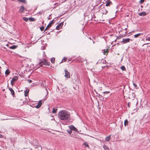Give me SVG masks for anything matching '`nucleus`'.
<instances>
[{
    "instance_id": "1",
    "label": "nucleus",
    "mask_w": 150,
    "mask_h": 150,
    "mask_svg": "<svg viewBox=\"0 0 150 150\" xmlns=\"http://www.w3.org/2000/svg\"><path fill=\"white\" fill-rule=\"evenodd\" d=\"M58 115L60 120L65 121L68 120L70 117V113L66 110H63L59 111Z\"/></svg>"
},
{
    "instance_id": "2",
    "label": "nucleus",
    "mask_w": 150,
    "mask_h": 150,
    "mask_svg": "<svg viewBox=\"0 0 150 150\" xmlns=\"http://www.w3.org/2000/svg\"><path fill=\"white\" fill-rule=\"evenodd\" d=\"M50 62H47L45 59L43 60L41 62H40L39 64V68L40 66H42L43 65H44L49 66Z\"/></svg>"
},
{
    "instance_id": "3",
    "label": "nucleus",
    "mask_w": 150,
    "mask_h": 150,
    "mask_svg": "<svg viewBox=\"0 0 150 150\" xmlns=\"http://www.w3.org/2000/svg\"><path fill=\"white\" fill-rule=\"evenodd\" d=\"M54 19L52 20V21H50V22L49 23V24L48 25H47V27H46L44 31H46V30H47L48 29V28H50V27H51L52 25L54 23Z\"/></svg>"
},
{
    "instance_id": "4",
    "label": "nucleus",
    "mask_w": 150,
    "mask_h": 150,
    "mask_svg": "<svg viewBox=\"0 0 150 150\" xmlns=\"http://www.w3.org/2000/svg\"><path fill=\"white\" fill-rule=\"evenodd\" d=\"M64 71L65 73L64 76L67 78H69L70 77L69 72L66 69H65Z\"/></svg>"
},
{
    "instance_id": "5",
    "label": "nucleus",
    "mask_w": 150,
    "mask_h": 150,
    "mask_svg": "<svg viewBox=\"0 0 150 150\" xmlns=\"http://www.w3.org/2000/svg\"><path fill=\"white\" fill-rule=\"evenodd\" d=\"M69 128L72 130L75 131L76 132H78V130L73 125H70L69 126Z\"/></svg>"
},
{
    "instance_id": "6",
    "label": "nucleus",
    "mask_w": 150,
    "mask_h": 150,
    "mask_svg": "<svg viewBox=\"0 0 150 150\" xmlns=\"http://www.w3.org/2000/svg\"><path fill=\"white\" fill-rule=\"evenodd\" d=\"M63 23H59L56 27V29L57 30L60 29L62 27Z\"/></svg>"
},
{
    "instance_id": "7",
    "label": "nucleus",
    "mask_w": 150,
    "mask_h": 150,
    "mask_svg": "<svg viewBox=\"0 0 150 150\" xmlns=\"http://www.w3.org/2000/svg\"><path fill=\"white\" fill-rule=\"evenodd\" d=\"M130 40V39L128 38H124L123 39V40L122 41V42L124 44H125L126 43H127L129 42Z\"/></svg>"
},
{
    "instance_id": "8",
    "label": "nucleus",
    "mask_w": 150,
    "mask_h": 150,
    "mask_svg": "<svg viewBox=\"0 0 150 150\" xmlns=\"http://www.w3.org/2000/svg\"><path fill=\"white\" fill-rule=\"evenodd\" d=\"M105 6H110L111 4H112V2L110 0H107Z\"/></svg>"
},
{
    "instance_id": "9",
    "label": "nucleus",
    "mask_w": 150,
    "mask_h": 150,
    "mask_svg": "<svg viewBox=\"0 0 150 150\" xmlns=\"http://www.w3.org/2000/svg\"><path fill=\"white\" fill-rule=\"evenodd\" d=\"M42 104V103L41 101V100H40L39 101L38 104L35 106V107L37 108H39L41 106Z\"/></svg>"
},
{
    "instance_id": "10",
    "label": "nucleus",
    "mask_w": 150,
    "mask_h": 150,
    "mask_svg": "<svg viewBox=\"0 0 150 150\" xmlns=\"http://www.w3.org/2000/svg\"><path fill=\"white\" fill-rule=\"evenodd\" d=\"M102 52L103 54L105 55H107L108 53V51L107 49L103 50Z\"/></svg>"
},
{
    "instance_id": "11",
    "label": "nucleus",
    "mask_w": 150,
    "mask_h": 150,
    "mask_svg": "<svg viewBox=\"0 0 150 150\" xmlns=\"http://www.w3.org/2000/svg\"><path fill=\"white\" fill-rule=\"evenodd\" d=\"M9 90L11 92V94L13 96L14 95V91L13 89L11 88H8Z\"/></svg>"
},
{
    "instance_id": "12",
    "label": "nucleus",
    "mask_w": 150,
    "mask_h": 150,
    "mask_svg": "<svg viewBox=\"0 0 150 150\" xmlns=\"http://www.w3.org/2000/svg\"><path fill=\"white\" fill-rule=\"evenodd\" d=\"M25 9V8L23 6H21L20 7V9L19 10V11L21 13H22L23 12Z\"/></svg>"
},
{
    "instance_id": "13",
    "label": "nucleus",
    "mask_w": 150,
    "mask_h": 150,
    "mask_svg": "<svg viewBox=\"0 0 150 150\" xmlns=\"http://www.w3.org/2000/svg\"><path fill=\"white\" fill-rule=\"evenodd\" d=\"M146 15V13L145 11H143L139 14V15L140 16H144Z\"/></svg>"
},
{
    "instance_id": "14",
    "label": "nucleus",
    "mask_w": 150,
    "mask_h": 150,
    "mask_svg": "<svg viewBox=\"0 0 150 150\" xmlns=\"http://www.w3.org/2000/svg\"><path fill=\"white\" fill-rule=\"evenodd\" d=\"M111 135H110L105 137V140L107 142H109L111 138Z\"/></svg>"
},
{
    "instance_id": "15",
    "label": "nucleus",
    "mask_w": 150,
    "mask_h": 150,
    "mask_svg": "<svg viewBox=\"0 0 150 150\" xmlns=\"http://www.w3.org/2000/svg\"><path fill=\"white\" fill-rule=\"evenodd\" d=\"M102 11H103L102 13L104 14H106L108 12L107 11L105 8H103Z\"/></svg>"
},
{
    "instance_id": "16",
    "label": "nucleus",
    "mask_w": 150,
    "mask_h": 150,
    "mask_svg": "<svg viewBox=\"0 0 150 150\" xmlns=\"http://www.w3.org/2000/svg\"><path fill=\"white\" fill-rule=\"evenodd\" d=\"M18 79V77L17 76H15L12 79L11 81L14 82L16 81Z\"/></svg>"
},
{
    "instance_id": "17",
    "label": "nucleus",
    "mask_w": 150,
    "mask_h": 150,
    "mask_svg": "<svg viewBox=\"0 0 150 150\" xmlns=\"http://www.w3.org/2000/svg\"><path fill=\"white\" fill-rule=\"evenodd\" d=\"M10 73V71L9 69H6L5 71V74L6 75H8Z\"/></svg>"
},
{
    "instance_id": "18",
    "label": "nucleus",
    "mask_w": 150,
    "mask_h": 150,
    "mask_svg": "<svg viewBox=\"0 0 150 150\" xmlns=\"http://www.w3.org/2000/svg\"><path fill=\"white\" fill-rule=\"evenodd\" d=\"M103 147L105 150H109V149L108 147L105 145H103Z\"/></svg>"
},
{
    "instance_id": "19",
    "label": "nucleus",
    "mask_w": 150,
    "mask_h": 150,
    "mask_svg": "<svg viewBox=\"0 0 150 150\" xmlns=\"http://www.w3.org/2000/svg\"><path fill=\"white\" fill-rule=\"evenodd\" d=\"M29 90L28 89H26L25 91V96H28V94L29 92Z\"/></svg>"
},
{
    "instance_id": "20",
    "label": "nucleus",
    "mask_w": 150,
    "mask_h": 150,
    "mask_svg": "<svg viewBox=\"0 0 150 150\" xmlns=\"http://www.w3.org/2000/svg\"><path fill=\"white\" fill-rule=\"evenodd\" d=\"M17 47V46L15 45H13L12 46H11L10 47H9V48L11 49H15Z\"/></svg>"
},
{
    "instance_id": "21",
    "label": "nucleus",
    "mask_w": 150,
    "mask_h": 150,
    "mask_svg": "<svg viewBox=\"0 0 150 150\" xmlns=\"http://www.w3.org/2000/svg\"><path fill=\"white\" fill-rule=\"evenodd\" d=\"M83 145L85 147H88V148H89V146L88 144L87 143L84 142L83 143Z\"/></svg>"
},
{
    "instance_id": "22",
    "label": "nucleus",
    "mask_w": 150,
    "mask_h": 150,
    "mask_svg": "<svg viewBox=\"0 0 150 150\" xmlns=\"http://www.w3.org/2000/svg\"><path fill=\"white\" fill-rule=\"evenodd\" d=\"M128 120H125V121H124V123L125 126H126V125H127L128 124Z\"/></svg>"
},
{
    "instance_id": "23",
    "label": "nucleus",
    "mask_w": 150,
    "mask_h": 150,
    "mask_svg": "<svg viewBox=\"0 0 150 150\" xmlns=\"http://www.w3.org/2000/svg\"><path fill=\"white\" fill-rule=\"evenodd\" d=\"M141 35V33H139L138 34L135 35L134 36V37L135 38H138V37H139V36H140Z\"/></svg>"
},
{
    "instance_id": "24",
    "label": "nucleus",
    "mask_w": 150,
    "mask_h": 150,
    "mask_svg": "<svg viewBox=\"0 0 150 150\" xmlns=\"http://www.w3.org/2000/svg\"><path fill=\"white\" fill-rule=\"evenodd\" d=\"M57 110V108H53V110H52V112L53 113H56Z\"/></svg>"
},
{
    "instance_id": "25",
    "label": "nucleus",
    "mask_w": 150,
    "mask_h": 150,
    "mask_svg": "<svg viewBox=\"0 0 150 150\" xmlns=\"http://www.w3.org/2000/svg\"><path fill=\"white\" fill-rule=\"evenodd\" d=\"M55 59L54 58H52L51 59V61L52 63H54L55 62Z\"/></svg>"
},
{
    "instance_id": "26",
    "label": "nucleus",
    "mask_w": 150,
    "mask_h": 150,
    "mask_svg": "<svg viewBox=\"0 0 150 150\" xmlns=\"http://www.w3.org/2000/svg\"><path fill=\"white\" fill-rule=\"evenodd\" d=\"M121 69L122 71H125L126 70L124 66H122L121 67Z\"/></svg>"
},
{
    "instance_id": "27",
    "label": "nucleus",
    "mask_w": 150,
    "mask_h": 150,
    "mask_svg": "<svg viewBox=\"0 0 150 150\" xmlns=\"http://www.w3.org/2000/svg\"><path fill=\"white\" fill-rule=\"evenodd\" d=\"M17 1L19 2L23 3H25L26 1L25 0H17Z\"/></svg>"
},
{
    "instance_id": "28",
    "label": "nucleus",
    "mask_w": 150,
    "mask_h": 150,
    "mask_svg": "<svg viewBox=\"0 0 150 150\" xmlns=\"http://www.w3.org/2000/svg\"><path fill=\"white\" fill-rule=\"evenodd\" d=\"M23 20H24L25 21H28V19L27 18L25 17H23Z\"/></svg>"
},
{
    "instance_id": "29",
    "label": "nucleus",
    "mask_w": 150,
    "mask_h": 150,
    "mask_svg": "<svg viewBox=\"0 0 150 150\" xmlns=\"http://www.w3.org/2000/svg\"><path fill=\"white\" fill-rule=\"evenodd\" d=\"M34 19L32 18H29V20L30 21H34Z\"/></svg>"
},
{
    "instance_id": "30",
    "label": "nucleus",
    "mask_w": 150,
    "mask_h": 150,
    "mask_svg": "<svg viewBox=\"0 0 150 150\" xmlns=\"http://www.w3.org/2000/svg\"><path fill=\"white\" fill-rule=\"evenodd\" d=\"M44 29V28L43 26H42L40 27V29L41 31H42Z\"/></svg>"
},
{
    "instance_id": "31",
    "label": "nucleus",
    "mask_w": 150,
    "mask_h": 150,
    "mask_svg": "<svg viewBox=\"0 0 150 150\" xmlns=\"http://www.w3.org/2000/svg\"><path fill=\"white\" fill-rule=\"evenodd\" d=\"M145 40H146H146H148V41H150V37H148V38H146L145 39Z\"/></svg>"
},
{
    "instance_id": "32",
    "label": "nucleus",
    "mask_w": 150,
    "mask_h": 150,
    "mask_svg": "<svg viewBox=\"0 0 150 150\" xmlns=\"http://www.w3.org/2000/svg\"><path fill=\"white\" fill-rule=\"evenodd\" d=\"M67 132L69 133V134H71L72 132V130H71L70 129L69 130H67Z\"/></svg>"
},
{
    "instance_id": "33",
    "label": "nucleus",
    "mask_w": 150,
    "mask_h": 150,
    "mask_svg": "<svg viewBox=\"0 0 150 150\" xmlns=\"http://www.w3.org/2000/svg\"><path fill=\"white\" fill-rule=\"evenodd\" d=\"M104 93V94H105V93H107V94H108V93H110V91H105L103 92Z\"/></svg>"
},
{
    "instance_id": "34",
    "label": "nucleus",
    "mask_w": 150,
    "mask_h": 150,
    "mask_svg": "<svg viewBox=\"0 0 150 150\" xmlns=\"http://www.w3.org/2000/svg\"><path fill=\"white\" fill-rule=\"evenodd\" d=\"M133 85L134 86V87L135 88H137V85L136 84H135V83H133Z\"/></svg>"
},
{
    "instance_id": "35",
    "label": "nucleus",
    "mask_w": 150,
    "mask_h": 150,
    "mask_svg": "<svg viewBox=\"0 0 150 150\" xmlns=\"http://www.w3.org/2000/svg\"><path fill=\"white\" fill-rule=\"evenodd\" d=\"M144 0H140L139 1V3L140 4H141V3H143L144 2Z\"/></svg>"
},
{
    "instance_id": "36",
    "label": "nucleus",
    "mask_w": 150,
    "mask_h": 150,
    "mask_svg": "<svg viewBox=\"0 0 150 150\" xmlns=\"http://www.w3.org/2000/svg\"><path fill=\"white\" fill-rule=\"evenodd\" d=\"M131 105V103L129 102H128L127 104V105L128 106V107L129 108L130 107V106Z\"/></svg>"
},
{
    "instance_id": "37",
    "label": "nucleus",
    "mask_w": 150,
    "mask_h": 150,
    "mask_svg": "<svg viewBox=\"0 0 150 150\" xmlns=\"http://www.w3.org/2000/svg\"><path fill=\"white\" fill-rule=\"evenodd\" d=\"M14 82H13V81H11V84L12 85H13L14 84Z\"/></svg>"
},
{
    "instance_id": "38",
    "label": "nucleus",
    "mask_w": 150,
    "mask_h": 150,
    "mask_svg": "<svg viewBox=\"0 0 150 150\" xmlns=\"http://www.w3.org/2000/svg\"><path fill=\"white\" fill-rule=\"evenodd\" d=\"M63 61H64V62H65V61H66V58H65H65H64V59H62V62H61L60 63L62 62Z\"/></svg>"
},
{
    "instance_id": "39",
    "label": "nucleus",
    "mask_w": 150,
    "mask_h": 150,
    "mask_svg": "<svg viewBox=\"0 0 150 150\" xmlns=\"http://www.w3.org/2000/svg\"><path fill=\"white\" fill-rule=\"evenodd\" d=\"M51 18V15H50L49 16V18H48V19H50Z\"/></svg>"
},
{
    "instance_id": "40",
    "label": "nucleus",
    "mask_w": 150,
    "mask_h": 150,
    "mask_svg": "<svg viewBox=\"0 0 150 150\" xmlns=\"http://www.w3.org/2000/svg\"><path fill=\"white\" fill-rule=\"evenodd\" d=\"M2 137V136L1 134H0V138H1Z\"/></svg>"
},
{
    "instance_id": "41",
    "label": "nucleus",
    "mask_w": 150,
    "mask_h": 150,
    "mask_svg": "<svg viewBox=\"0 0 150 150\" xmlns=\"http://www.w3.org/2000/svg\"><path fill=\"white\" fill-rule=\"evenodd\" d=\"M30 83H31L32 82V81L31 80H28Z\"/></svg>"
},
{
    "instance_id": "42",
    "label": "nucleus",
    "mask_w": 150,
    "mask_h": 150,
    "mask_svg": "<svg viewBox=\"0 0 150 150\" xmlns=\"http://www.w3.org/2000/svg\"><path fill=\"white\" fill-rule=\"evenodd\" d=\"M41 85H43L44 86V83H43V82H42L41 83Z\"/></svg>"
},
{
    "instance_id": "43",
    "label": "nucleus",
    "mask_w": 150,
    "mask_h": 150,
    "mask_svg": "<svg viewBox=\"0 0 150 150\" xmlns=\"http://www.w3.org/2000/svg\"><path fill=\"white\" fill-rule=\"evenodd\" d=\"M6 119V120H8V119Z\"/></svg>"
},
{
    "instance_id": "44",
    "label": "nucleus",
    "mask_w": 150,
    "mask_h": 150,
    "mask_svg": "<svg viewBox=\"0 0 150 150\" xmlns=\"http://www.w3.org/2000/svg\"><path fill=\"white\" fill-rule=\"evenodd\" d=\"M148 43H146V44H144V45H147V44H148Z\"/></svg>"
},
{
    "instance_id": "45",
    "label": "nucleus",
    "mask_w": 150,
    "mask_h": 150,
    "mask_svg": "<svg viewBox=\"0 0 150 150\" xmlns=\"http://www.w3.org/2000/svg\"><path fill=\"white\" fill-rule=\"evenodd\" d=\"M89 39L91 40V38H89Z\"/></svg>"
},
{
    "instance_id": "46",
    "label": "nucleus",
    "mask_w": 150,
    "mask_h": 150,
    "mask_svg": "<svg viewBox=\"0 0 150 150\" xmlns=\"http://www.w3.org/2000/svg\"><path fill=\"white\" fill-rule=\"evenodd\" d=\"M93 44H94V41H93Z\"/></svg>"
}]
</instances>
